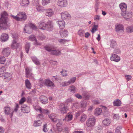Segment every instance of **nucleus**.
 I'll list each match as a JSON object with an SVG mask.
<instances>
[{
  "label": "nucleus",
  "mask_w": 133,
  "mask_h": 133,
  "mask_svg": "<svg viewBox=\"0 0 133 133\" xmlns=\"http://www.w3.org/2000/svg\"><path fill=\"white\" fill-rule=\"evenodd\" d=\"M87 106V102L85 101H82L80 102V106L82 108H85Z\"/></svg>",
  "instance_id": "48"
},
{
  "label": "nucleus",
  "mask_w": 133,
  "mask_h": 133,
  "mask_svg": "<svg viewBox=\"0 0 133 133\" xmlns=\"http://www.w3.org/2000/svg\"><path fill=\"white\" fill-rule=\"evenodd\" d=\"M57 24L61 29L64 28L65 26V23L64 21L62 20L58 21L57 22Z\"/></svg>",
  "instance_id": "33"
},
{
  "label": "nucleus",
  "mask_w": 133,
  "mask_h": 133,
  "mask_svg": "<svg viewBox=\"0 0 133 133\" xmlns=\"http://www.w3.org/2000/svg\"><path fill=\"white\" fill-rule=\"evenodd\" d=\"M25 87L28 89H31L32 85L29 80L28 79H26L25 81Z\"/></svg>",
  "instance_id": "32"
},
{
  "label": "nucleus",
  "mask_w": 133,
  "mask_h": 133,
  "mask_svg": "<svg viewBox=\"0 0 133 133\" xmlns=\"http://www.w3.org/2000/svg\"><path fill=\"white\" fill-rule=\"evenodd\" d=\"M11 49L7 47L3 49L2 53L4 55L7 56L10 54Z\"/></svg>",
  "instance_id": "21"
},
{
  "label": "nucleus",
  "mask_w": 133,
  "mask_h": 133,
  "mask_svg": "<svg viewBox=\"0 0 133 133\" xmlns=\"http://www.w3.org/2000/svg\"><path fill=\"white\" fill-rule=\"evenodd\" d=\"M43 84L48 87H50L51 89H54L55 86L54 83L48 79H45L43 81Z\"/></svg>",
  "instance_id": "7"
},
{
  "label": "nucleus",
  "mask_w": 133,
  "mask_h": 133,
  "mask_svg": "<svg viewBox=\"0 0 133 133\" xmlns=\"http://www.w3.org/2000/svg\"><path fill=\"white\" fill-rule=\"evenodd\" d=\"M6 61L5 58L4 57H1L0 58V63L1 64H4Z\"/></svg>",
  "instance_id": "51"
},
{
  "label": "nucleus",
  "mask_w": 133,
  "mask_h": 133,
  "mask_svg": "<svg viewBox=\"0 0 133 133\" xmlns=\"http://www.w3.org/2000/svg\"><path fill=\"white\" fill-rule=\"evenodd\" d=\"M121 103H122L121 101L118 99L115 100L113 102L114 105L118 107L120 106Z\"/></svg>",
  "instance_id": "35"
},
{
  "label": "nucleus",
  "mask_w": 133,
  "mask_h": 133,
  "mask_svg": "<svg viewBox=\"0 0 133 133\" xmlns=\"http://www.w3.org/2000/svg\"><path fill=\"white\" fill-rule=\"evenodd\" d=\"M50 1L51 0H42V3L43 6H45L49 3Z\"/></svg>",
  "instance_id": "45"
},
{
  "label": "nucleus",
  "mask_w": 133,
  "mask_h": 133,
  "mask_svg": "<svg viewBox=\"0 0 133 133\" xmlns=\"http://www.w3.org/2000/svg\"><path fill=\"white\" fill-rule=\"evenodd\" d=\"M110 44L111 47L114 48L116 46L117 43L115 40L114 39L110 40Z\"/></svg>",
  "instance_id": "37"
},
{
  "label": "nucleus",
  "mask_w": 133,
  "mask_h": 133,
  "mask_svg": "<svg viewBox=\"0 0 133 133\" xmlns=\"http://www.w3.org/2000/svg\"><path fill=\"white\" fill-rule=\"evenodd\" d=\"M11 16L17 21L24 22L26 19V15L24 12H19L16 16L11 15Z\"/></svg>",
  "instance_id": "2"
},
{
  "label": "nucleus",
  "mask_w": 133,
  "mask_h": 133,
  "mask_svg": "<svg viewBox=\"0 0 133 133\" xmlns=\"http://www.w3.org/2000/svg\"><path fill=\"white\" fill-rule=\"evenodd\" d=\"M37 28L34 24L31 23H29L25 25L24 30L25 32L28 34L31 33L32 31V29H36Z\"/></svg>",
  "instance_id": "4"
},
{
  "label": "nucleus",
  "mask_w": 133,
  "mask_h": 133,
  "mask_svg": "<svg viewBox=\"0 0 133 133\" xmlns=\"http://www.w3.org/2000/svg\"><path fill=\"white\" fill-rule=\"evenodd\" d=\"M67 4V0H58L57 4L61 7L66 6Z\"/></svg>",
  "instance_id": "16"
},
{
  "label": "nucleus",
  "mask_w": 133,
  "mask_h": 133,
  "mask_svg": "<svg viewBox=\"0 0 133 133\" xmlns=\"http://www.w3.org/2000/svg\"><path fill=\"white\" fill-rule=\"evenodd\" d=\"M43 131L46 132L48 131V130L47 128V124L45 123L44 124L43 127Z\"/></svg>",
  "instance_id": "55"
},
{
  "label": "nucleus",
  "mask_w": 133,
  "mask_h": 133,
  "mask_svg": "<svg viewBox=\"0 0 133 133\" xmlns=\"http://www.w3.org/2000/svg\"><path fill=\"white\" fill-rule=\"evenodd\" d=\"M59 110L61 114H64L66 113L68 110V108L64 104H61L59 105Z\"/></svg>",
  "instance_id": "10"
},
{
  "label": "nucleus",
  "mask_w": 133,
  "mask_h": 133,
  "mask_svg": "<svg viewBox=\"0 0 133 133\" xmlns=\"http://www.w3.org/2000/svg\"><path fill=\"white\" fill-rule=\"evenodd\" d=\"M126 31L128 33H130L133 32V26H128L126 29Z\"/></svg>",
  "instance_id": "41"
},
{
  "label": "nucleus",
  "mask_w": 133,
  "mask_h": 133,
  "mask_svg": "<svg viewBox=\"0 0 133 133\" xmlns=\"http://www.w3.org/2000/svg\"><path fill=\"white\" fill-rule=\"evenodd\" d=\"M98 26L97 25H94V26L93 27L92 29V30H91V32L92 33L94 32L95 31L98 30Z\"/></svg>",
  "instance_id": "53"
},
{
  "label": "nucleus",
  "mask_w": 133,
  "mask_h": 133,
  "mask_svg": "<svg viewBox=\"0 0 133 133\" xmlns=\"http://www.w3.org/2000/svg\"><path fill=\"white\" fill-rule=\"evenodd\" d=\"M25 101V98L24 97L22 98L20 100L19 103L20 104H22Z\"/></svg>",
  "instance_id": "60"
},
{
  "label": "nucleus",
  "mask_w": 133,
  "mask_h": 133,
  "mask_svg": "<svg viewBox=\"0 0 133 133\" xmlns=\"http://www.w3.org/2000/svg\"><path fill=\"white\" fill-rule=\"evenodd\" d=\"M132 12L131 11H125V12L121 13L122 16L127 20L132 17Z\"/></svg>",
  "instance_id": "8"
},
{
  "label": "nucleus",
  "mask_w": 133,
  "mask_h": 133,
  "mask_svg": "<svg viewBox=\"0 0 133 133\" xmlns=\"http://www.w3.org/2000/svg\"><path fill=\"white\" fill-rule=\"evenodd\" d=\"M8 39V35L6 33H3L1 35L0 40L2 42H5L7 41Z\"/></svg>",
  "instance_id": "22"
},
{
  "label": "nucleus",
  "mask_w": 133,
  "mask_h": 133,
  "mask_svg": "<svg viewBox=\"0 0 133 133\" xmlns=\"http://www.w3.org/2000/svg\"><path fill=\"white\" fill-rule=\"evenodd\" d=\"M62 18L63 19H70L71 17L70 15L67 11H64L61 14Z\"/></svg>",
  "instance_id": "15"
},
{
  "label": "nucleus",
  "mask_w": 133,
  "mask_h": 133,
  "mask_svg": "<svg viewBox=\"0 0 133 133\" xmlns=\"http://www.w3.org/2000/svg\"><path fill=\"white\" fill-rule=\"evenodd\" d=\"M30 47V43H29L26 42L25 45V50L26 52L28 53L29 49Z\"/></svg>",
  "instance_id": "47"
},
{
  "label": "nucleus",
  "mask_w": 133,
  "mask_h": 133,
  "mask_svg": "<svg viewBox=\"0 0 133 133\" xmlns=\"http://www.w3.org/2000/svg\"><path fill=\"white\" fill-rule=\"evenodd\" d=\"M76 79V77H73L70 78L68 81H65L62 82L61 85L63 87H65L74 83Z\"/></svg>",
  "instance_id": "6"
},
{
  "label": "nucleus",
  "mask_w": 133,
  "mask_h": 133,
  "mask_svg": "<svg viewBox=\"0 0 133 133\" xmlns=\"http://www.w3.org/2000/svg\"><path fill=\"white\" fill-rule=\"evenodd\" d=\"M4 112L5 115H10V117H12L13 116L14 111H12L11 112L10 108L8 106H5L4 108Z\"/></svg>",
  "instance_id": "9"
},
{
  "label": "nucleus",
  "mask_w": 133,
  "mask_h": 133,
  "mask_svg": "<svg viewBox=\"0 0 133 133\" xmlns=\"http://www.w3.org/2000/svg\"><path fill=\"white\" fill-rule=\"evenodd\" d=\"M110 59L111 61L115 62H118L120 60V57L117 55L114 54L111 55Z\"/></svg>",
  "instance_id": "19"
},
{
  "label": "nucleus",
  "mask_w": 133,
  "mask_h": 133,
  "mask_svg": "<svg viewBox=\"0 0 133 133\" xmlns=\"http://www.w3.org/2000/svg\"><path fill=\"white\" fill-rule=\"evenodd\" d=\"M58 42L61 44H63L66 42L69 41L68 40L63 39H58Z\"/></svg>",
  "instance_id": "49"
},
{
  "label": "nucleus",
  "mask_w": 133,
  "mask_h": 133,
  "mask_svg": "<svg viewBox=\"0 0 133 133\" xmlns=\"http://www.w3.org/2000/svg\"><path fill=\"white\" fill-rule=\"evenodd\" d=\"M125 77L126 79L128 81L130 80L131 78V76L130 75H125Z\"/></svg>",
  "instance_id": "62"
},
{
  "label": "nucleus",
  "mask_w": 133,
  "mask_h": 133,
  "mask_svg": "<svg viewBox=\"0 0 133 133\" xmlns=\"http://www.w3.org/2000/svg\"><path fill=\"white\" fill-rule=\"evenodd\" d=\"M62 125V123L61 122H59L57 123L56 126L57 128H62L61 127Z\"/></svg>",
  "instance_id": "64"
},
{
  "label": "nucleus",
  "mask_w": 133,
  "mask_h": 133,
  "mask_svg": "<svg viewBox=\"0 0 133 133\" xmlns=\"http://www.w3.org/2000/svg\"><path fill=\"white\" fill-rule=\"evenodd\" d=\"M35 3H33V5L36 6L37 11H40L41 10V7L39 5L38 1H34Z\"/></svg>",
  "instance_id": "31"
},
{
  "label": "nucleus",
  "mask_w": 133,
  "mask_h": 133,
  "mask_svg": "<svg viewBox=\"0 0 133 133\" xmlns=\"http://www.w3.org/2000/svg\"><path fill=\"white\" fill-rule=\"evenodd\" d=\"M62 38L65 37L68 35V32L66 30H61L59 32Z\"/></svg>",
  "instance_id": "29"
},
{
  "label": "nucleus",
  "mask_w": 133,
  "mask_h": 133,
  "mask_svg": "<svg viewBox=\"0 0 133 133\" xmlns=\"http://www.w3.org/2000/svg\"><path fill=\"white\" fill-rule=\"evenodd\" d=\"M30 3L29 0H21L20 1V5L23 8L27 7Z\"/></svg>",
  "instance_id": "18"
},
{
  "label": "nucleus",
  "mask_w": 133,
  "mask_h": 133,
  "mask_svg": "<svg viewBox=\"0 0 133 133\" xmlns=\"http://www.w3.org/2000/svg\"><path fill=\"white\" fill-rule=\"evenodd\" d=\"M79 106V104L77 103H76L73 104L72 106V108L74 110L75 109H77L78 108Z\"/></svg>",
  "instance_id": "50"
},
{
  "label": "nucleus",
  "mask_w": 133,
  "mask_h": 133,
  "mask_svg": "<svg viewBox=\"0 0 133 133\" xmlns=\"http://www.w3.org/2000/svg\"><path fill=\"white\" fill-rule=\"evenodd\" d=\"M31 59L32 61L36 64L39 65L40 64V62L36 57L33 56L31 57Z\"/></svg>",
  "instance_id": "34"
},
{
  "label": "nucleus",
  "mask_w": 133,
  "mask_h": 133,
  "mask_svg": "<svg viewBox=\"0 0 133 133\" xmlns=\"http://www.w3.org/2000/svg\"><path fill=\"white\" fill-rule=\"evenodd\" d=\"M66 71L65 70H62L61 72V73L62 74V76H67V74L66 73Z\"/></svg>",
  "instance_id": "58"
},
{
  "label": "nucleus",
  "mask_w": 133,
  "mask_h": 133,
  "mask_svg": "<svg viewBox=\"0 0 133 133\" xmlns=\"http://www.w3.org/2000/svg\"><path fill=\"white\" fill-rule=\"evenodd\" d=\"M46 29L48 31L52 30L53 28V23L52 22L48 21L46 24Z\"/></svg>",
  "instance_id": "14"
},
{
  "label": "nucleus",
  "mask_w": 133,
  "mask_h": 133,
  "mask_svg": "<svg viewBox=\"0 0 133 133\" xmlns=\"http://www.w3.org/2000/svg\"><path fill=\"white\" fill-rule=\"evenodd\" d=\"M35 109L37 111H39L40 113L45 114L46 115H48L50 113V111L48 109H42L40 107H34Z\"/></svg>",
  "instance_id": "11"
},
{
  "label": "nucleus",
  "mask_w": 133,
  "mask_h": 133,
  "mask_svg": "<svg viewBox=\"0 0 133 133\" xmlns=\"http://www.w3.org/2000/svg\"><path fill=\"white\" fill-rule=\"evenodd\" d=\"M102 123L104 125H108L110 123V120L108 119H106L103 120Z\"/></svg>",
  "instance_id": "39"
},
{
  "label": "nucleus",
  "mask_w": 133,
  "mask_h": 133,
  "mask_svg": "<svg viewBox=\"0 0 133 133\" xmlns=\"http://www.w3.org/2000/svg\"><path fill=\"white\" fill-rule=\"evenodd\" d=\"M85 33V32L84 30L80 29L78 31V34L79 36L82 37L84 36Z\"/></svg>",
  "instance_id": "44"
},
{
  "label": "nucleus",
  "mask_w": 133,
  "mask_h": 133,
  "mask_svg": "<svg viewBox=\"0 0 133 133\" xmlns=\"http://www.w3.org/2000/svg\"><path fill=\"white\" fill-rule=\"evenodd\" d=\"M119 7L122 11L121 12H125L127 10V6L126 4L122 3L119 5Z\"/></svg>",
  "instance_id": "27"
},
{
  "label": "nucleus",
  "mask_w": 133,
  "mask_h": 133,
  "mask_svg": "<svg viewBox=\"0 0 133 133\" xmlns=\"http://www.w3.org/2000/svg\"><path fill=\"white\" fill-rule=\"evenodd\" d=\"M44 48L46 50L51 52V53L53 55H61L60 51L56 50L55 48L53 45H47Z\"/></svg>",
  "instance_id": "3"
},
{
  "label": "nucleus",
  "mask_w": 133,
  "mask_h": 133,
  "mask_svg": "<svg viewBox=\"0 0 133 133\" xmlns=\"http://www.w3.org/2000/svg\"><path fill=\"white\" fill-rule=\"evenodd\" d=\"M122 128L121 126L117 127L115 130V133H121L120 130Z\"/></svg>",
  "instance_id": "54"
},
{
  "label": "nucleus",
  "mask_w": 133,
  "mask_h": 133,
  "mask_svg": "<svg viewBox=\"0 0 133 133\" xmlns=\"http://www.w3.org/2000/svg\"><path fill=\"white\" fill-rule=\"evenodd\" d=\"M5 70V68L4 66H2L0 68V77L3 76L4 71Z\"/></svg>",
  "instance_id": "46"
},
{
  "label": "nucleus",
  "mask_w": 133,
  "mask_h": 133,
  "mask_svg": "<svg viewBox=\"0 0 133 133\" xmlns=\"http://www.w3.org/2000/svg\"><path fill=\"white\" fill-rule=\"evenodd\" d=\"M114 116L113 118L114 119H116L117 120H118L119 118V116L118 114H114Z\"/></svg>",
  "instance_id": "59"
},
{
  "label": "nucleus",
  "mask_w": 133,
  "mask_h": 133,
  "mask_svg": "<svg viewBox=\"0 0 133 133\" xmlns=\"http://www.w3.org/2000/svg\"><path fill=\"white\" fill-rule=\"evenodd\" d=\"M45 38L46 37L43 35L39 36L38 37V39H39L41 40H43L44 39H45Z\"/></svg>",
  "instance_id": "61"
},
{
  "label": "nucleus",
  "mask_w": 133,
  "mask_h": 133,
  "mask_svg": "<svg viewBox=\"0 0 133 133\" xmlns=\"http://www.w3.org/2000/svg\"><path fill=\"white\" fill-rule=\"evenodd\" d=\"M54 14V11L51 9H48L46 10L45 15L49 17L52 16Z\"/></svg>",
  "instance_id": "24"
},
{
  "label": "nucleus",
  "mask_w": 133,
  "mask_h": 133,
  "mask_svg": "<svg viewBox=\"0 0 133 133\" xmlns=\"http://www.w3.org/2000/svg\"><path fill=\"white\" fill-rule=\"evenodd\" d=\"M75 96L78 99H81L82 98V97L81 95L78 94H75Z\"/></svg>",
  "instance_id": "63"
},
{
  "label": "nucleus",
  "mask_w": 133,
  "mask_h": 133,
  "mask_svg": "<svg viewBox=\"0 0 133 133\" xmlns=\"http://www.w3.org/2000/svg\"><path fill=\"white\" fill-rule=\"evenodd\" d=\"M116 31H119L120 30H123L124 28L123 25L121 24H117L115 25Z\"/></svg>",
  "instance_id": "30"
},
{
  "label": "nucleus",
  "mask_w": 133,
  "mask_h": 133,
  "mask_svg": "<svg viewBox=\"0 0 133 133\" xmlns=\"http://www.w3.org/2000/svg\"><path fill=\"white\" fill-rule=\"evenodd\" d=\"M42 122V121L41 120H39L37 121H35L33 124V125L36 127L40 126L41 125Z\"/></svg>",
  "instance_id": "38"
},
{
  "label": "nucleus",
  "mask_w": 133,
  "mask_h": 133,
  "mask_svg": "<svg viewBox=\"0 0 133 133\" xmlns=\"http://www.w3.org/2000/svg\"><path fill=\"white\" fill-rule=\"evenodd\" d=\"M9 19L7 17L2 16L0 18V29L6 30L9 27Z\"/></svg>",
  "instance_id": "1"
},
{
  "label": "nucleus",
  "mask_w": 133,
  "mask_h": 133,
  "mask_svg": "<svg viewBox=\"0 0 133 133\" xmlns=\"http://www.w3.org/2000/svg\"><path fill=\"white\" fill-rule=\"evenodd\" d=\"M31 69L28 67L25 68L26 75L27 78H33V75L31 72Z\"/></svg>",
  "instance_id": "13"
},
{
  "label": "nucleus",
  "mask_w": 133,
  "mask_h": 133,
  "mask_svg": "<svg viewBox=\"0 0 133 133\" xmlns=\"http://www.w3.org/2000/svg\"><path fill=\"white\" fill-rule=\"evenodd\" d=\"M121 53V51L119 48H115L114 50V53L119 54Z\"/></svg>",
  "instance_id": "52"
},
{
  "label": "nucleus",
  "mask_w": 133,
  "mask_h": 133,
  "mask_svg": "<svg viewBox=\"0 0 133 133\" xmlns=\"http://www.w3.org/2000/svg\"><path fill=\"white\" fill-rule=\"evenodd\" d=\"M100 3L99 2V1H96V3L95 4V10L96 11H97V10L98 9V7L99 6V4Z\"/></svg>",
  "instance_id": "56"
},
{
  "label": "nucleus",
  "mask_w": 133,
  "mask_h": 133,
  "mask_svg": "<svg viewBox=\"0 0 133 133\" xmlns=\"http://www.w3.org/2000/svg\"><path fill=\"white\" fill-rule=\"evenodd\" d=\"M41 102L43 104H46L48 102L47 97L44 96H41L39 97Z\"/></svg>",
  "instance_id": "28"
},
{
  "label": "nucleus",
  "mask_w": 133,
  "mask_h": 133,
  "mask_svg": "<svg viewBox=\"0 0 133 133\" xmlns=\"http://www.w3.org/2000/svg\"><path fill=\"white\" fill-rule=\"evenodd\" d=\"M51 121L54 122H56L57 120V115L54 114H52L48 115Z\"/></svg>",
  "instance_id": "23"
},
{
  "label": "nucleus",
  "mask_w": 133,
  "mask_h": 133,
  "mask_svg": "<svg viewBox=\"0 0 133 133\" xmlns=\"http://www.w3.org/2000/svg\"><path fill=\"white\" fill-rule=\"evenodd\" d=\"M102 112V110L101 108H97L95 111V114L96 116H98L101 114Z\"/></svg>",
  "instance_id": "36"
},
{
  "label": "nucleus",
  "mask_w": 133,
  "mask_h": 133,
  "mask_svg": "<svg viewBox=\"0 0 133 133\" xmlns=\"http://www.w3.org/2000/svg\"><path fill=\"white\" fill-rule=\"evenodd\" d=\"M22 111L24 113H28L30 111V108L29 107H26L23 109H22Z\"/></svg>",
  "instance_id": "42"
},
{
  "label": "nucleus",
  "mask_w": 133,
  "mask_h": 133,
  "mask_svg": "<svg viewBox=\"0 0 133 133\" xmlns=\"http://www.w3.org/2000/svg\"><path fill=\"white\" fill-rule=\"evenodd\" d=\"M20 47L19 44L17 43L15 40H13L12 42V43L11 45L12 49H17L19 48L20 49Z\"/></svg>",
  "instance_id": "20"
},
{
  "label": "nucleus",
  "mask_w": 133,
  "mask_h": 133,
  "mask_svg": "<svg viewBox=\"0 0 133 133\" xmlns=\"http://www.w3.org/2000/svg\"><path fill=\"white\" fill-rule=\"evenodd\" d=\"M87 118V116L85 114L82 115L80 119V121L82 122L85 121Z\"/></svg>",
  "instance_id": "43"
},
{
  "label": "nucleus",
  "mask_w": 133,
  "mask_h": 133,
  "mask_svg": "<svg viewBox=\"0 0 133 133\" xmlns=\"http://www.w3.org/2000/svg\"><path fill=\"white\" fill-rule=\"evenodd\" d=\"M43 115L41 114L38 115L37 116V118L38 119L41 120L43 118Z\"/></svg>",
  "instance_id": "57"
},
{
  "label": "nucleus",
  "mask_w": 133,
  "mask_h": 133,
  "mask_svg": "<svg viewBox=\"0 0 133 133\" xmlns=\"http://www.w3.org/2000/svg\"><path fill=\"white\" fill-rule=\"evenodd\" d=\"M72 118V115L71 113H68L65 116V118L63 119L64 121H69L71 120Z\"/></svg>",
  "instance_id": "26"
},
{
  "label": "nucleus",
  "mask_w": 133,
  "mask_h": 133,
  "mask_svg": "<svg viewBox=\"0 0 133 133\" xmlns=\"http://www.w3.org/2000/svg\"><path fill=\"white\" fill-rule=\"evenodd\" d=\"M29 40L30 41H35L34 44L35 45H40L41 44L37 41L36 38L35 36L33 35H31L29 37Z\"/></svg>",
  "instance_id": "17"
},
{
  "label": "nucleus",
  "mask_w": 133,
  "mask_h": 133,
  "mask_svg": "<svg viewBox=\"0 0 133 133\" xmlns=\"http://www.w3.org/2000/svg\"><path fill=\"white\" fill-rule=\"evenodd\" d=\"M38 24V28L40 29L43 30L46 29V24L43 21L40 22Z\"/></svg>",
  "instance_id": "25"
},
{
  "label": "nucleus",
  "mask_w": 133,
  "mask_h": 133,
  "mask_svg": "<svg viewBox=\"0 0 133 133\" xmlns=\"http://www.w3.org/2000/svg\"><path fill=\"white\" fill-rule=\"evenodd\" d=\"M96 119L95 117L92 116L88 119L86 122V124L88 127H91L94 126L95 123Z\"/></svg>",
  "instance_id": "5"
},
{
  "label": "nucleus",
  "mask_w": 133,
  "mask_h": 133,
  "mask_svg": "<svg viewBox=\"0 0 133 133\" xmlns=\"http://www.w3.org/2000/svg\"><path fill=\"white\" fill-rule=\"evenodd\" d=\"M4 81L6 82H9L12 78V75L10 73L7 72L5 73L3 76Z\"/></svg>",
  "instance_id": "12"
},
{
  "label": "nucleus",
  "mask_w": 133,
  "mask_h": 133,
  "mask_svg": "<svg viewBox=\"0 0 133 133\" xmlns=\"http://www.w3.org/2000/svg\"><path fill=\"white\" fill-rule=\"evenodd\" d=\"M69 90L70 92L74 93L76 92V88L73 85H72L70 86Z\"/></svg>",
  "instance_id": "40"
}]
</instances>
